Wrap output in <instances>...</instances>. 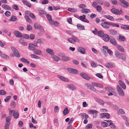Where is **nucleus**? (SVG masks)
Listing matches in <instances>:
<instances>
[{
    "instance_id": "c03bdc74",
    "label": "nucleus",
    "mask_w": 129,
    "mask_h": 129,
    "mask_svg": "<svg viewBox=\"0 0 129 129\" xmlns=\"http://www.w3.org/2000/svg\"><path fill=\"white\" fill-rule=\"evenodd\" d=\"M25 17L26 21L29 23H31L32 22V21L30 19V18L28 16L26 15L25 16Z\"/></svg>"
},
{
    "instance_id": "f3484780",
    "label": "nucleus",
    "mask_w": 129,
    "mask_h": 129,
    "mask_svg": "<svg viewBox=\"0 0 129 129\" xmlns=\"http://www.w3.org/2000/svg\"><path fill=\"white\" fill-rule=\"evenodd\" d=\"M101 118L106 117L107 118L109 119L110 118V114L107 113H102L101 114Z\"/></svg>"
},
{
    "instance_id": "de8ad7c7",
    "label": "nucleus",
    "mask_w": 129,
    "mask_h": 129,
    "mask_svg": "<svg viewBox=\"0 0 129 129\" xmlns=\"http://www.w3.org/2000/svg\"><path fill=\"white\" fill-rule=\"evenodd\" d=\"M92 124H87V125L85 127L86 129H89L92 128Z\"/></svg>"
},
{
    "instance_id": "3c124183",
    "label": "nucleus",
    "mask_w": 129,
    "mask_h": 129,
    "mask_svg": "<svg viewBox=\"0 0 129 129\" xmlns=\"http://www.w3.org/2000/svg\"><path fill=\"white\" fill-rule=\"evenodd\" d=\"M115 55L116 58L120 59L121 56V54H120L118 52H116L115 54Z\"/></svg>"
},
{
    "instance_id": "e2e57ef3",
    "label": "nucleus",
    "mask_w": 129,
    "mask_h": 129,
    "mask_svg": "<svg viewBox=\"0 0 129 129\" xmlns=\"http://www.w3.org/2000/svg\"><path fill=\"white\" fill-rule=\"evenodd\" d=\"M109 124L111 125L110 127L113 129H114L115 128V125L112 122H111Z\"/></svg>"
},
{
    "instance_id": "473e14b6",
    "label": "nucleus",
    "mask_w": 129,
    "mask_h": 129,
    "mask_svg": "<svg viewBox=\"0 0 129 129\" xmlns=\"http://www.w3.org/2000/svg\"><path fill=\"white\" fill-rule=\"evenodd\" d=\"M77 27L79 29L84 30V26L80 24H78L77 25Z\"/></svg>"
},
{
    "instance_id": "0e129e2a",
    "label": "nucleus",
    "mask_w": 129,
    "mask_h": 129,
    "mask_svg": "<svg viewBox=\"0 0 129 129\" xmlns=\"http://www.w3.org/2000/svg\"><path fill=\"white\" fill-rule=\"evenodd\" d=\"M39 29L41 32L43 33H45V31L44 29L43 28L41 25L39 27Z\"/></svg>"
},
{
    "instance_id": "864d4df0",
    "label": "nucleus",
    "mask_w": 129,
    "mask_h": 129,
    "mask_svg": "<svg viewBox=\"0 0 129 129\" xmlns=\"http://www.w3.org/2000/svg\"><path fill=\"white\" fill-rule=\"evenodd\" d=\"M17 18L14 16H12L10 19L11 21H15L17 20Z\"/></svg>"
},
{
    "instance_id": "79ce46f5",
    "label": "nucleus",
    "mask_w": 129,
    "mask_h": 129,
    "mask_svg": "<svg viewBox=\"0 0 129 129\" xmlns=\"http://www.w3.org/2000/svg\"><path fill=\"white\" fill-rule=\"evenodd\" d=\"M81 115L83 117V118L87 119L88 117V116L87 114L85 113H82L81 114Z\"/></svg>"
},
{
    "instance_id": "423d86ee",
    "label": "nucleus",
    "mask_w": 129,
    "mask_h": 129,
    "mask_svg": "<svg viewBox=\"0 0 129 129\" xmlns=\"http://www.w3.org/2000/svg\"><path fill=\"white\" fill-rule=\"evenodd\" d=\"M109 25H110V22H107L105 21L101 24L102 26L106 29H108L109 28L110 26Z\"/></svg>"
},
{
    "instance_id": "f257e3e1",
    "label": "nucleus",
    "mask_w": 129,
    "mask_h": 129,
    "mask_svg": "<svg viewBox=\"0 0 129 129\" xmlns=\"http://www.w3.org/2000/svg\"><path fill=\"white\" fill-rule=\"evenodd\" d=\"M111 11L113 14L118 15H123V12L122 10L120 9L119 10L115 8H112L111 10Z\"/></svg>"
},
{
    "instance_id": "0eeeda50",
    "label": "nucleus",
    "mask_w": 129,
    "mask_h": 129,
    "mask_svg": "<svg viewBox=\"0 0 129 129\" xmlns=\"http://www.w3.org/2000/svg\"><path fill=\"white\" fill-rule=\"evenodd\" d=\"M86 16L85 15H83V16H81L79 17V18L81 21L88 23L89 21L86 18Z\"/></svg>"
},
{
    "instance_id": "412c9836",
    "label": "nucleus",
    "mask_w": 129,
    "mask_h": 129,
    "mask_svg": "<svg viewBox=\"0 0 129 129\" xmlns=\"http://www.w3.org/2000/svg\"><path fill=\"white\" fill-rule=\"evenodd\" d=\"M57 77L59 78L60 79L63 81L65 82L69 81V80L67 78H66L63 76H60L59 75H57Z\"/></svg>"
},
{
    "instance_id": "f03ea898",
    "label": "nucleus",
    "mask_w": 129,
    "mask_h": 129,
    "mask_svg": "<svg viewBox=\"0 0 129 129\" xmlns=\"http://www.w3.org/2000/svg\"><path fill=\"white\" fill-rule=\"evenodd\" d=\"M11 48L14 52V54L16 56L18 57H20V54L16 48L13 47H11Z\"/></svg>"
},
{
    "instance_id": "a18cd8bd",
    "label": "nucleus",
    "mask_w": 129,
    "mask_h": 129,
    "mask_svg": "<svg viewBox=\"0 0 129 129\" xmlns=\"http://www.w3.org/2000/svg\"><path fill=\"white\" fill-rule=\"evenodd\" d=\"M120 58H121L123 61H125L126 59L125 56L123 53L121 54V56Z\"/></svg>"
},
{
    "instance_id": "4468645a",
    "label": "nucleus",
    "mask_w": 129,
    "mask_h": 129,
    "mask_svg": "<svg viewBox=\"0 0 129 129\" xmlns=\"http://www.w3.org/2000/svg\"><path fill=\"white\" fill-rule=\"evenodd\" d=\"M117 37L118 38L117 39L119 41L123 42L125 41L126 39L125 37L122 36L121 35H119V37Z\"/></svg>"
},
{
    "instance_id": "e433bc0d",
    "label": "nucleus",
    "mask_w": 129,
    "mask_h": 129,
    "mask_svg": "<svg viewBox=\"0 0 129 129\" xmlns=\"http://www.w3.org/2000/svg\"><path fill=\"white\" fill-rule=\"evenodd\" d=\"M99 36L102 37L105 35L103 31L102 30H100L98 31V34Z\"/></svg>"
},
{
    "instance_id": "c85d7f7f",
    "label": "nucleus",
    "mask_w": 129,
    "mask_h": 129,
    "mask_svg": "<svg viewBox=\"0 0 129 129\" xmlns=\"http://www.w3.org/2000/svg\"><path fill=\"white\" fill-rule=\"evenodd\" d=\"M2 58L6 60H8L9 59V57L7 55L4 53H2L1 55Z\"/></svg>"
},
{
    "instance_id": "bf43d9fd",
    "label": "nucleus",
    "mask_w": 129,
    "mask_h": 129,
    "mask_svg": "<svg viewBox=\"0 0 129 129\" xmlns=\"http://www.w3.org/2000/svg\"><path fill=\"white\" fill-rule=\"evenodd\" d=\"M11 98V96H7L6 98L5 99L4 101L6 102H8L9 100Z\"/></svg>"
},
{
    "instance_id": "6e6552de",
    "label": "nucleus",
    "mask_w": 129,
    "mask_h": 129,
    "mask_svg": "<svg viewBox=\"0 0 129 129\" xmlns=\"http://www.w3.org/2000/svg\"><path fill=\"white\" fill-rule=\"evenodd\" d=\"M61 57L62 60L64 61L67 62L70 59V58L69 57L66 56L63 54L61 55Z\"/></svg>"
},
{
    "instance_id": "69168bd1",
    "label": "nucleus",
    "mask_w": 129,
    "mask_h": 129,
    "mask_svg": "<svg viewBox=\"0 0 129 129\" xmlns=\"http://www.w3.org/2000/svg\"><path fill=\"white\" fill-rule=\"evenodd\" d=\"M6 92L3 90H2L0 91V94L1 95H4L6 94Z\"/></svg>"
},
{
    "instance_id": "ea45409f",
    "label": "nucleus",
    "mask_w": 129,
    "mask_h": 129,
    "mask_svg": "<svg viewBox=\"0 0 129 129\" xmlns=\"http://www.w3.org/2000/svg\"><path fill=\"white\" fill-rule=\"evenodd\" d=\"M110 25L112 26L118 27L119 26V25L117 24H115L113 23L110 22Z\"/></svg>"
},
{
    "instance_id": "680f3d73",
    "label": "nucleus",
    "mask_w": 129,
    "mask_h": 129,
    "mask_svg": "<svg viewBox=\"0 0 129 129\" xmlns=\"http://www.w3.org/2000/svg\"><path fill=\"white\" fill-rule=\"evenodd\" d=\"M11 119V117L10 116H8L6 117V121L8 122V123H9V122L10 121Z\"/></svg>"
},
{
    "instance_id": "8fccbe9b",
    "label": "nucleus",
    "mask_w": 129,
    "mask_h": 129,
    "mask_svg": "<svg viewBox=\"0 0 129 129\" xmlns=\"http://www.w3.org/2000/svg\"><path fill=\"white\" fill-rule=\"evenodd\" d=\"M40 13L41 14H45L46 13L44 10H43L42 9H40L39 10Z\"/></svg>"
},
{
    "instance_id": "13d9d810",
    "label": "nucleus",
    "mask_w": 129,
    "mask_h": 129,
    "mask_svg": "<svg viewBox=\"0 0 129 129\" xmlns=\"http://www.w3.org/2000/svg\"><path fill=\"white\" fill-rule=\"evenodd\" d=\"M89 89L94 92H95L96 91V89L93 86H91V85L89 88Z\"/></svg>"
},
{
    "instance_id": "774afa93",
    "label": "nucleus",
    "mask_w": 129,
    "mask_h": 129,
    "mask_svg": "<svg viewBox=\"0 0 129 129\" xmlns=\"http://www.w3.org/2000/svg\"><path fill=\"white\" fill-rule=\"evenodd\" d=\"M96 75L99 78H100L102 79L103 77V76L101 73H97L96 74Z\"/></svg>"
},
{
    "instance_id": "39448f33",
    "label": "nucleus",
    "mask_w": 129,
    "mask_h": 129,
    "mask_svg": "<svg viewBox=\"0 0 129 129\" xmlns=\"http://www.w3.org/2000/svg\"><path fill=\"white\" fill-rule=\"evenodd\" d=\"M67 71L70 73L74 74H77L78 71L75 69L72 68H69L67 69Z\"/></svg>"
},
{
    "instance_id": "72a5a7b5",
    "label": "nucleus",
    "mask_w": 129,
    "mask_h": 129,
    "mask_svg": "<svg viewBox=\"0 0 129 129\" xmlns=\"http://www.w3.org/2000/svg\"><path fill=\"white\" fill-rule=\"evenodd\" d=\"M121 28L124 29H129V25H123L121 26Z\"/></svg>"
},
{
    "instance_id": "4be33fe9",
    "label": "nucleus",
    "mask_w": 129,
    "mask_h": 129,
    "mask_svg": "<svg viewBox=\"0 0 129 129\" xmlns=\"http://www.w3.org/2000/svg\"><path fill=\"white\" fill-rule=\"evenodd\" d=\"M106 90L109 92H114L115 91V90L111 87H107L105 88Z\"/></svg>"
},
{
    "instance_id": "dca6fc26",
    "label": "nucleus",
    "mask_w": 129,
    "mask_h": 129,
    "mask_svg": "<svg viewBox=\"0 0 129 129\" xmlns=\"http://www.w3.org/2000/svg\"><path fill=\"white\" fill-rule=\"evenodd\" d=\"M119 84L123 89H126V86L125 84L121 81L119 80L118 82Z\"/></svg>"
},
{
    "instance_id": "f8f14e48",
    "label": "nucleus",
    "mask_w": 129,
    "mask_h": 129,
    "mask_svg": "<svg viewBox=\"0 0 129 129\" xmlns=\"http://www.w3.org/2000/svg\"><path fill=\"white\" fill-rule=\"evenodd\" d=\"M14 33L15 36L17 37L22 38L23 37L21 33L18 31H14Z\"/></svg>"
},
{
    "instance_id": "c756f323",
    "label": "nucleus",
    "mask_w": 129,
    "mask_h": 129,
    "mask_svg": "<svg viewBox=\"0 0 129 129\" xmlns=\"http://www.w3.org/2000/svg\"><path fill=\"white\" fill-rule=\"evenodd\" d=\"M2 7L3 8L6 10H10L11 9V8L8 5H2Z\"/></svg>"
},
{
    "instance_id": "2eb2a0df",
    "label": "nucleus",
    "mask_w": 129,
    "mask_h": 129,
    "mask_svg": "<svg viewBox=\"0 0 129 129\" xmlns=\"http://www.w3.org/2000/svg\"><path fill=\"white\" fill-rule=\"evenodd\" d=\"M22 2L24 4L29 7H30L31 6V4L26 0H22Z\"/></svg>"
},
{
    "instance_id": "7c9ffc66",
    "label": "nucleus",
    "mask_w": 129,
    "mask_h": 129,
    "mask_svg": "<svg viewBox=\"0 0 129 129\" xmlns=\"http://www.w3.org/2000/svg\"><path fill=\"white\" fill-rule=\"evenodd\" d=\"M105 17L111 21H114V18L113 16L110 15H105Z\"/></svg>"
},
{
    "instance_id": "37998d69",
    "label": "nucleus",
    "mask_w": 129,
    "mask_h": 129,
    "mask_svg": "<svg viewBox=\"0 0 129 129\" xmlns=\"http://www.w3.org/2000/svg\"><path fill=\"white\" fill-rule=\"evenodd\" d=\"M68 110L67 107L64 108L63 111V114L66 115H67L68 113Z\"/></svg>"
},
{
    "instance_id": "a211bd4d",
    "label": "nucleus",
    "mask_w": 129,
    "mask_h": 129,
    "mask_svg": "<svg viewBox=\"0 0 129 129\" xmlns=\"http://www.w3.org/2000/svg\"><path fill=\"white\" fill-rule=\"evenodd\" d=\"M46 51L47 53L52 55H53L54 54V53L53 50L49 48L46 49Z\"/></svg>"
},
{
    "instance_id": "338daca9",
    "label": "nucleus",
    "mask_w": 129,
    "mask_h": 129,
    "mask_svg": "<svg viewBox=\"0 0 129 129\" xmlns=\"http://www.w3.org/2000/svg\"><path fill=\"white\" fill-rule=\"evenodd\" d=\"M84 85L85 87L89 89L91 85L87 83H85L84 84Z\"/></svg>"
},
{
    "instance_id": "6e6d98bb",
    "label": "nucleus",
    "mask_w": 129,
    "mask_h": 129,
    "mask_svg": "<svg viewBox=\"0 0 129 129\" xmlns=\"http://www.w3.org/2000/svg\"><path fill=\"white\" fill-rule=\"evenodd\" d=\"M97 3L100 5H102L103 4V2L102 0H95Z\"/></svg>"
},
{
    "instance_id": "603ef678",
    "label": "nucleus",
    "mask_w": 129,
    "mask_h": 129,
    "mask_svg": "<svg viewBox=\"0 0 129 129\" xmlns=\"http://www.w3.org/2000/svg\"><path fill=\"white\" fill-rule=\"evenodd\" d=\"M96 8V10L98 12H101L102 11L101 7L100 6H97Z\"/></svg>"
},
{
    "instance_id": "a19ab883",
    "label": "nucleus",
    "mask_w": 129,
    "mask_h": 129,
    "mask_svg": "<svg viewBox=\"0 0 129 129\" xmlns=\"http://www.w3.org/2000/svg\"><path fill=\"white\" fill-rule=\"evenodd\" d=\"M31 57L32 58L35 59H38L39 58V56L34 54H31Z\"/></svg>"
},
{
    "instance_id": "ddd939ff",
    "label": "nucleus",
    "mask_w": 129,
    "mask_h": 129,
    "mask_svg": "<svg viewBox=\"0 0 129 129\" xmlns=\"http://www.w3.org/2000/svg\"><path fill=\"white\" fill-rule=\"evenodd\" d=\"M51 57L53 59L56 61H58L61 60V59L57 56L54 55V54L51 55Z\"/></svg>"
},
{
    "instance_id": "20e7f679",
    "label": "nucleus",
    "mask_w": 129,
    "mask_h": 129,
    "mask_svg": "<svg viewBox=\"0 0 129 129\" xmlns=\"http://www.w3.org/2000/svg\"><path fill=\"white\" fill-rule=\"evenodd\" d=\"M122 5H121V6L125 8H127L129 7V4L126 1L124 0H119Z\"/></svg>"
},
{
    "instance_id": "c9c22d12",
    "label": "nucleus",
    "mask_w": 129,
    "mask_h": 129,
    "mask_svg": "<svg viewBox=\"0 0 129 129\" xmlns=\"http://www.w3.org/2000/svg\"><path fill=\"white\" fill-rule=\"evenodd\" d=\"M68 10L71 12H75L77 11V10L76 9L69 8L68 9Z\"/></svg>"
},
{
    "instance_id": "09e8293b",
    "label": "nucleus",
    "mask_w": 129,
    "mask_h": 129,
    "mask_svg": "<svg viewBox=\"0 0 129 129\" xmlns=\"http://www.w3.org/2000/svg\"><path fill=\"white\" fill-rule=\"evenodd\" d=\"M40 25L37 23H35L34 24V27L36 29H38Z\"/></svg>"
},
{
    "instance_id": "58836bf2",
    "label": "nucleus",
    "mask_w": 129,
    "mask_h": 129,
    "mask_svg": "<svg viewBox=\"0 0 129 129\" xmlns=\"http://www.w3.org/2000/svg\"><path fill=\"white\" fill-rule=\"evenodd\" d=\"M19 42L23 46H26L27 44V43L25 42H24L23 40L22 39H20L19 40Z\"/></svg>"
},
{
    "instance_id": "393cba45",
    "label": "nucleus",
    "mask_w": 129,
    "mask_h": 129,
    "mask_svg": "<svg viewBox=\"0 0 129 129\" xmlns=\"http://www.w3.org/2000/svg\"><path fill=\"white\" fill-rule=\"evenodd\" d=\"M102 37L103 38V40L105 42L108 41L110 38L109 36L106 34H105Z\"/></svg>"
},
{
    "instance_id": "49530a36",
    "label": "nucleus",
    "mask_w": 129,
    "mask_h": 129,
    "mask_svg": "<svg viewBox=\"0 0 129 129\" xmlns=\"http://www.w3.org/2000/svg\"><path fill=\"white\" fill-rule=\"evenodd\" d=\"M108 124L105 122H103L101 123V126L103 127H106L108 125Z\"/></svg>"
},
{
    "instance_id": "a878e982",
    "label": "nucleus",
    "mask_w": 129,
    "mask_h": 129,
    "mask_svg": "<svg viewBox=\"0 0 129 129\" xmlns=\"http://www.w3.org/2000/svg\"><path fill=\"white\" fill-rule=\"evenodd\" d=\"M117 48V49L121 52H123L124 51V48L119 45H117L116 46Z\"/></svg>"
},
{
    "instance_id": "5701e85b",
    "label": "nucleus",
    "mask_w": 129,
    "mask_h": 129,
    "mask_svg": "<svg viewBox=\"0 0 129 129\" xmlns=\"http://www.w3.org/2000/svg\"><path fill=\"white\" fill-rule=\"evenodd\" d=\"M78 50L80 53L82 54H84L85 53V50L84 48L81 47H79L78 48Z\"/></svg>"
},
{
    "instance_id": "b1692460",
    "label": "nucleus",
    "mask_w": 129,
    "mask_h": 129,
    "mask_svg": "<svg viewBox=\"0 0 129 129\" xmlns=\"http://www.w3.org/2000/svg\"><path fill=\"white\" fill-rule=\"evenodd\" d=\"M34 52L35 54L38 55H41L42 54V52L41 50L37 49H35L34 51Z\"/></svg>"
},
{
    "instance_id": "6ab92c4d",
    "label": "nucleus",
    "mask_w": 129,
    "mask_h": 129,
    "mask_svg": "<svg viewBox=\"0 0 129 129\" xmlns=\"http://www.w3.org/2000/svg\"><path fill=\"white\" fill-rule=\"evenodd\" d=\"M35 45L31 43H29V44L28 48L31 51H33L35 49Z\"/></svg>"
},
{
    "instance_id": "1a4fd4ad",
    "label": "nucleus",
    "mask_w": 129,
    "mask_h": 129,
    "mask_svg": "<svg viewBox=\"0 0 129 129\" xmlns=\"http://www.w3.org/2000/svg\"><path fill=\"white\" fill-rule=\"evenodd\" d=\"M109 40L111 43L114 45H116L117 44L115 39L112 37H110L109 38Z\"/></svg>"
},
{
    "instance_id": "f704fd0d",
    "label": "nucleus",
    "mask_w": 129,
    "mask_h": 129,
    "mask_svg": "<svg viewBox=\"0 0 129 129\" xmlns=\"http://www.w3.org/2000/svg\"><path fill=\"white\" fill-rule=\"evenodd\" d=\"M73 38L74 44L76 42L77 43H79L80 41L76 37L74 36H72Z\"/></svg>"
},
{
    "instance_id": "9b49d317",
    "label": "nucleus",
    "mask_w": 129,
    "mask_h": 129,
    "mask_svg": "<svg viewBox=\"0 0 129 129\" xmlns=\"http://www.w3.org/2000/svg\"><path fill=\"white\" fill-rule=\"evenodd\" d=\"M67 87L69 89L72 90H75L76 89L75 86L72 84H68V85Z\"/></svg>"
},
{
    "instance_id": "052dcab7",
    "label": "nucleus",
    "mask_w": 129,
    "mask_h": 129,
    "mask_svg": "<svg viewBox=\"0 0 129 129\" xmlns=\"http://www.w3.org/2000/svg\"><path fill=\"white\" fill-rule=\"evenodd\" d=\"M68 40L70 43L74 44L73 38H72H72H68Z\"/></svg>"
},
{
    "instance_id": "4c0bfd02",
    "label": "nucleus",
    "mask_w": 129,
    "mask_h": 129,
    "mask_svg": "<svg viewBox=\"0 0 129 129\" xmlns=\"http://www.w3.org/2000/svg\"><path fill=\"white\" fill-rule=\"evenodd\" d=\"M95 100L96 102L99 103L100 104H103V105L104 102V101H103L102 100L98 99V98H96L95 99Z\"/></svg>"
},
{
    "instance_id": "aec40b11",
    "label": "nucleus",
    "mask_w": 129,
    "mask_h": 129,
    "mask_svg": "<svg viewBox=\"0 0 129 129\" xmlns=\"http://www.w3.org/2000/svg\"><path fill=\"white\" fill-rule=\"evenodd\" d=\"M88 112L90 114H95V115H97L96 114L98 113V111L95 110L91 109L89 110Z\"/></svg>"
},
{
    "instance_id": "7ed1b4c3",
    "label": "nucleus",
    "mask_w": 129,
    "mask_h": 129,
    "mask_svg": "<svg viewBox=\"0 0 129 129\" xmlns=\"http://www.w3.org/2000/svg\"><path fill=\"white\" fill-rule=\"evenodd\" d=\"M116 88L118 94L122 96L124 95V93L121 88L118 85H117Z\"/></svg>"
},
{
    "instance_id": "bb28decb",
    "label": "nucleus",
    "mask_w": 129,
    "mask_h": 129,
    "mask_svg": "<svg viewBox=\"0 0 129 129\" xmlns=\"http://www.w3.org/2000/svg\"><path fill=\"white\" fill-rule=\"evenodd\" d=\"M109 32L110 34L113 35H116L117 34L116 31L114 29H112L109 30Z\"/></svg>"
},
{
    "instance_id": "5fc2aeb1",
    "label": "nucleus",
    "mask_w": 129,
    "mask_h": 129,
    "mask_svg": "<svg viewBox=\"0 0 129 129\" xmlns=\"http://www.w3.org/2000/svg\"><path fill=\"white\" fill-rule=\"evenodd\" d=\"M32 28V27L30 25H27V26L26 29L28 31L31 30Z\"/></svg>"
},
{
    "instance_id": "9d476101",
    "label": "nucleus",
    "mask_w": 129,
    "mask_h": 129,
    "mask_svg": "<svg viewBox=\"0 0 129 129\" xmlns=\"http://www.w3.org/2000/svg\"><path fill=\"white\" fill-rule=\"evenodd\" d=\"M80 75L83 78L87 80H89L90 79V77L87 74L85 73H80Z\"/></svg>"
},
{
    "instance_id": "2f4dec72",
    "label": "nucleus",
    "mask_w": 129,
    "mask_h": 129,
    "mask_svg": "<svg viewBox=\"0 0 129 129\" xmlns=\"http://www.w3.org/2000/svg\"><path fill=\"white\" fill-rule=\"evenodd\" d=\"M81 12L83 13H86L90 12V10L87 9H83L81 10Z\"/></svg>"
},
{
    "instance_id": "cd10ccee",
    "label": "nucleus",
    "mask_w": 129,
    "mask_h": 129,
    "mask_svg": "<svg viewBox=\"0 0 129 129\" xmlns=\"http://www.w3.org/2000/svg\"><path fill=\"white\" fill-rule=\"evenodd\" d=\"M115 65L112 63H106L105 64V67L107 68H111L114 67Z\"/></svg>"
},
{
    "instance_id": "4d7b16f0",
    "label": "nucleus",
    "mask_w": 129,
    "mask_h": 129,
    "mask_svg": "<svg viewBox=\"0 0 129 129\" xmlns=\"http://www.w3.org/2000/svg\"><path fill=\"white\" fill-rule=\"evenodd\" d=\"M46 16L47 17L48 20L49 21H50L51 20L52 17L49 14H47L46 15Z\"/></svg>"
}]
</instances>
